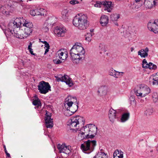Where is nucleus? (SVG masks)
Wrapping results in <instances>:
<instances>
[{
	"mask_svg": "<svg viewBox=\"0 0 158 158\" xmlns=\"http://www.w3.org/2000/svg\"><path fill=\"white\" fill-rule=\"evenodd\" d=\"M51 114L50 113L46 111L45 118V125L47 128H52L53 126L52 119L51 118Z\"/></svg>",
	"mask_w": 158,
	"mask_h": 158,
	"instance_id": "nucleus-12",
	"label": "nucleus"
},
{
	"mask_svg": "<svg viewBox=\"0 0 158 158\" xmlns=\"http://www.w3.org/2000/svg\"><path fill=\"white\" fill-rule=\"evenodd\" d=\"M149 82L150 84H152L153 85L158 84V77L157 73L150 77Z\"/></svg>",
	"mask_w": 158,
	"mask_h": 158,
	"instance_id": "nucleus-20",
	"label": "nucleus"
},
{
	"mask_svg": "<svg viewBox=\"0 0 158 158\" xmlns=\"http://www.w3.org/2000/svg\"><path fill=\"white\" fill-rule=\"evenodd\" d=\"M157 158H158V157Z\"/></svg>",
	"mask_w": 158,
	"mask_h": 158,
	"instance_id": "nucleus-56",
	"label": "nucleus"
},
{
	"mask_svg": "<svg viewBox=\"0 0 158 158\" xmlns=\"http://www.w3.org/2000/svg\"><path fill=\"white\" fill-rule=\"evenodd\" d=\"M148 64L145 59L143 60L142 62V66L143 68H148Z\"/></svg>",
	"mask_w": 158,
	"mask_h": 158,
	"instance_id": "nucleus-41",
	"label": "nucleus"
},
{
	"mask_svg": "<svg viewBox=\"0 0 158 158\" xmlns=\"http://www.w3.org/2000/svg\"><path fill=\"white\" fill-rule=\"evenodd\" d=\"M54 62L57 64H60L61 63V61L58 59H56L53 60Z\"/></svg>",
	"mask_w": 158,
	"mask_h": 158,
	"instance_id": "nucleus-44",
	"label": "nucleus"
},
{
	"mask_svg": "<svg viewBox=\"0 0 158 158\" xmlns=\"http://www.w3.org/2000/svg\"><path fill=\"white\" fill-rule=\"evenodd\" d=\"M116 70L112 68H110L109 70V74L110 76L114 77V73H115Z\"/></svg>",
	"mask_w": 158,
	"mask_h": 158,
	"instance_id": "nucleus-39",
	"label": "nucleus"
},
{
	"mask_svg": "<svg viewBox=\"0 0 158 158\" xmlns=\"http://www.w3.org/2000/svg\"><path fill=\"white\" fill-rule=\"evenodd\" d=\"M37 11L38 10H36V9L34 10H32L30 11V14L32 16L37 15V14H38L39 13Z\"/></svg>",
	"mask_w": 158,
	"mask_h": 158,
	"instance_id": "nucleus-40",
	"label": "nucleus"
},
{
	"mask_svg": "<svg viewBox=\"0 0 158 158\" xmlns=\"http://www.w3.org/2000/svg\"><path fill=\"white\" fill-rule=\"evenodd\" d=\"M85 50L81 44H76L70 50V54L73 62L78 64L85 58Z\"/></svg>",
	"mask_w": 158,
	"mask_h": 158,
	"instance_id": "nucleus-3",
	"label": "nucleus"
},
{
	"mask_svg": "<svg viewBox=\"0 0 158 158\" xmlns=\"http://www.w3.org/2000/svg\"><path fill=\"white\" fill-rule=\"evenodd\" d=\"M1 27L6 36L12 35L21 39L29 36L33 31L32 23L22 17L11 20L6 28L3 25Z\"/></svg>",
	"mask_w": 158,
	"mask_h": 158,
	"instance_id": "nucleus-1",
	"label": "nucleus"
},
{
	"mask_svg": "<svg viewBox=\"0 0 158 158\" xmlns=\"http://www.w3.org/2000/svg\"><path fill=\"white\" fill-rule=\"evenodd\" d=\"M151 90L150 87L144 84L137 85L135 88V93L138 97L143 98L150 93Z\"/></svg>",
	"mask_w": 158,
	"mask_h": 158,
	"instance_id": "nucleus-5",
	"label": "nucleus"
},
{
	"mask_svg": "<svg viewBox=\"0 0 158 158\" xmlns=\"http://www.w3.org/2000/svg\"><path fill=\"white\" fill-rule=\"evenodd\" d=\"M68 11L67 10H63L61 13L62 18L65 20H66L68 18Z\"/></svg>",
	"mask_w": 158,
	"mask_h": 158,
	"instance_id": "nucleus-30",
	"label": "nucleus"
},
{
	"mask_svg": "<svg viewBox=\"0 0 158 158\" xmlns=\"http://www.w3.org/2000/svg\"><path fill=\"white\" fill-rule=\"evenodd\" d=\"M28 50H29V52L31 53V54L33 55H35V54L33 53V49L32 48H30V49H28Z\"/></svg>",
	"mask_w": 158,
	"mask_h": 158,
	"instance_id": "nucleus-46",
	"label": "nucleus"
},
{
	"mask_svg": "<svg viewBox=\"0 0 158 158\" xmlns=\"http://www.w3.org/2000/svg\"><path fill=\"white\" fill-rule=\"evenodd\" d=\"M116 111L112 109H110L108 114L109 119L111 122H114L116 118Z\"/></svg>",
	"mask_w": 158,
	"mask_h": 158,
	"instance_id": "nucleus-19",
	"label": "nucleus"
},
{
	"mask_svg": "<svg viewBox=\"0 0 158 158\" xmlns=\"http://www.w3.org/2000/svg\"><path fill=\"white\" fill-rule=\"evenodd\" d=\"M152 97L153 100L156 102H158V96L157 93L156 92H153L152 94Z\"/></svg>",
	"mask_w": 158,
	"mask_h": 158,
	"instance_id": "nucleus-37",
	"label": "nucleus"
},
{
	"mask_svg": "<svg viewBox=\"0 0 158 158\" xmlns=\"http://www.w3.org/2000/svg\"><path fill=\"white\" fill-rule=\"evenodd\" d=\"M73 23L74 26L81 30L86 29L89 24L87 16L82 14L77 15L74 18Z\"/></svg>",
	"mask_w": 158,
	"mask_h": 158,
	"instance_id": "nucleus-4",
	"label": "nucleus"
},
{
	"mask_svg": "<svg viewBox=\"0 0 158 158\" xmlns=\"http://www.w3.org/2000/svg\"><path fill=\"white\" fill-rule=\"evenodd\" d=\"M93 158H108L107 153L104 152L100 151L99 152L93 157Z\"/></svg>",
	"mask_w": 158,
	"mask_h": 158,
	"instance_id": "nucleus-24",
	"label": "nucleus"
},
{
	"mask_svg": "<svg viewBox=\"0 0 158 158\" xmlns=\"http://www.w3.org/2000/svg\"><path fill=\"white\" fill-rule=\"evenodd\" d=\"M108 88L106 85H102L100 86L97 91L98 94V96L103 97L107 94Z\"/></svg>",
	"mask_w": 158,
	"mask_h": 158,
	"instance_id": "nucleus-15",
	"label": "nucleus"
},
{
	"mask_svg": "<svg viewBox=\"0 0 158 158\" xmlns=\"http://www.w3.org/2000/svg\"><path fill=\"white\" fill-rule=\"evenodd\" d=\"M148 29L155 33H158V20H155L149 23L148 25Z\"/></svg>",
	"mask_w": 158,
	"mask_h": 158,
	"instance_id": "nucleus-11",
	"label": "nucleus"
},
{
	"mask_svg": "<svg viewBox=\"0 0 158 158\" xmlns=\"http://www.w3.org/2000/svg\"><path fill=\"white\" fill-rule=\"evenodd\" d=\"M33 104L34 105L38 107L41 106V102L39 99L34 100L33 102Z\"/></svg>",
	"mask_w": 158,
	"mask_h": 158,
	"instance_id": "nucleus-35",
	"label": "nucleus"
},
{
	"mask_svg": "<svg viewBox=\"0 0 158 158\" xmlns=\"http://www.w3.org/2000/svg\"><path fill=\"white\" fill-rule=\"evenodd\" d=\"M93 34L92 33H88L85 36V40L88 42H90L92 39V37L93 35Z\"/></svg>",
	"mask_w": 158,
	"mask_h": 158,
	"instance_id": "nucleus-34",
	"label": "nucleus"
},
{
	"mask_svg": "<svg viewBox=\"0 0 158 158\" xmlns=\"http://www.w3.org/2000/svg\"><path fill=\"white\" fill-rule=\"evenodd\" d=\"M39 40L40 42H41L44 44V48L45 49L44 53V54H45L49 51L50 47L49 44L46 41H41V40L40 39H39Z\"/></svg>",
	"mask_w": 158,
	"mask_h": 158,
	"instance_id": "nucleus-28",
	"label": "nucleus"
},
{
	"mask_svg": "<svg viewBox=\"0 0 158 158\" xmlns=\"http://www.w3.org/2000/svg\"><path fill=\"white\" fill-rule=\"evenodd\" d=\"M148 68L149 69H155L157 68L156 65L153 64L152 63L150 62L148 63Z\"/></svg>",
	"mask_w": 158,
	"mask_h": 158,
	"instance_id": "nucleus-38",
	"label": "nucleus"
},
{
	"mask_svg": "<svg viewBox=\"0 0 158 158\" xmlns=\"http://www.w3.org/2000/svg\"><path fill=\"white\" fill-rule=\"evenodd\" d=\"M131 97L132 98H133V99H134V97L133 96H132Z\"/></svg>",
	"mask_w": 158,
	"mask_h": 158,
	"instance_id": "nucleus-52",
	"label": "nucleus"
},
{
	"mask_svg": "<svg viewBox=\"0 0 158 158\" xmlns=\"http://www.w3.org/2000/svg\"><path fill=\"white\" fill-rule=\"evenodd\" d=\"M96 145V141L88 140L81 145V148L83 152L89 154L94 150Z\"/></svg>",
	"mask_w": 158,
	"mask_h": 158,
	"instance_id": "nucleus-6",
	"label": "nucleus"
},
{
	"mask_svg": "<svg viewBox=\"0 0 158 158\" xmlns=\"http://www.w3.org/2000/svg\"><path fill=\"white\" fill-rule=\"evenodd\" d=\"M56 80L58 81H61L65 82L66 84L69 87H71L73 85V83L71 80V79L67 75L62 76L59 75L58 77H56Z\"/></svg>",
	"mask_w": 158,
	"mask_h": 158,
	"instance_id": "nucleus-10",
	"label": "nucleus"
},
{
	"mask_svg": "<svg viewBox=\"0 0 158 158\" xmlns=\"http://www.w3.org/2000/svg\"><path fill=\"white\" fill-rule=\"evenodd\" d=\"M70 3L72 5H74L78 3V2L76 0H73L70 1Z\"/></svg>",
	"mask_w": 158,
	"mask_h": 158,
	"instance_id": "nucleus-43",
	"label": "nucleus"
},
{
	"mask_svg": "<svg viewBox=\"0 0 158 158\" xmlns=\"http://www.w3.org/2000/svg\"><path fill=\"white\" fill-rule=\"evenodd\" d=\"M66 31L64 27H56L54 30V33L58 37L64 36Z\"/></svg>",
	"mask_w": 158,
	"mask_h": 158,
	"instance_id": "nucleus-13",
	"label": "nucleus"
},
{
	"mask_svg": "<svg viewBox=\"0 0 158 158\" xmlns=\"http://www.w3.org/2000/svg\"><path fill=\"white\" fill-rule=\"evenodd\" d=\"M90 33H93L94 32V29H91V30H90Z\"/></svg>",
	"mask_w": 158,
	"mask_h": 158,
	"instance_id": "nucleus-49",
	"label": "nucleus"
},
{
	"mask_svg": "<svg viewBox=\"0 0 158 158\" xmlns=\"http://www.w3.org/2000/svg\"><path fill=\"white\" fill-rule=\"evenodd\" d=\"M85 123L84 118L79 115L74 116L71 119L70 127L78 133V138L80 140L93 138L97 132V128L93 124H87L80 128Z\"/></svg>",
	"mask_w": 158,
	"mask_h": 158,
	"instance_id": "nucleus-2",
	"label": "nucleus"
},
{
	"mask_svg": "<svg viewBox=\"0 0 158 158\" xmlns=\"http://www.w3.org/2000/svg\"><path fill=\"white\" fill-rule=\"evenodd\" d=\"M108 22L109 19L107 16L103 15L101 16L100 22L102 26H106L108 23Z\"/></svg>",
	"mask_w": 158,
	"mask_h": 158,
	"instance_id": "nucleus-22",
	"label": "nucleus"
},
{
	"mask_svg": "<svg viewBox=\"0 0 158 158\" xmlns=\"http://www.w3.org/2000/svg\"><path fill=\"white\" fill-rule=\"evenodd\" d=\"M156 150H157V151L158 152V145L157 147V148H156Z\"/></svg>",
	"mask_w": 158,
	"mask_h": 158,
	"instance_id": "nucleus-51",
	"label": "nucleus"
},
{
	"mask_svg": "<svg viewBox=\"0 0 158 158\" xmlns=\"http://www.w3.org/2000/svg\"><path fill=\"white\" fill-rule=\"evenodd\" d=\"M103 5L104 6V10L110 12L112 9V2H102Z\"/></svg>",
	"mask_w": 158,
	"mask_h": 158,
	"instance_id": "nucleus-21",
	"label": "nucleus"
},
{
	"mask_svg": "<svg viewBox=\"0 0 158 158\" xmlns=\"http://www.w3.org/2000/svg\"><path fill=\"white\" fill-rule=\"evenodd\" d=\"M4 150L5 152V153H6V154L7 156L8 157H10V154L7 152V151L6 150V147L5 146H4Z\"/></svg>",
	"mask_w": 158,
	"mask_h": 158,
	"instance_id": "nucleus-45",
	"label": "nucleus"
},
{
	"mask_svg": "<svg viewBox=\"0 0 158 158\" xmlns=\"http://www.w3.org/2000/svg\"><path fill=\"white\" fill-rule=\"evenodd\" d=\"M148 48H146L144 49H141L139 50L138 52V55L142 57L145 58L148 56Z\"/></svg>",
	"mask_w": 158,
	"mask_h": 158,
	"instance_id": "nucleus-23",
	"label": "nucleus"
},
{
	"mask_svg": "<svg viewBox=\"0 0 158 158\" xmlns=\"http://www.w3.org/2000/svg\"><path fill=\"white\" fill-rule=\"evenodd\" d=\"M41 30L44 32H47L48 31L49 28L48 27L47 24H45L41 28Z\"/></svg>",
	"mask_w": 158,
	"mask_h": 158,
	"instance_id": "nucleus-36",
	"label": "nucleus"
},
{
	"mask_svg": "<svg viewBox=\"0 0 158 158\" xmlns=\"http://www.w3.org/2000/svg\"><path fill=\"white\" fill-rule=\"evenodd\" d=\"M143 101H144V100H140V102H141V103H143Z\"/></svg>",
	"mask_w": 158,
	"mask_h": 158,
	"instance_id": "nucleus-50",
	"label": "nucleus"
},
{
	"mask_svg": "<svg viewBox=\"0 0 158 158\" xmlns=\"http://www.w3.org/2000/svg\"><path fill=\"white\" fill-rule=\"evenodd\" d=\"M65 108V107H63V108Z\"/></svg>",
	"mask_w": 158,
	"mask_h": 158,
	"instance_id": "nucleus-54",
	"label": "nucleus"
},
{
	"mask_svg": "<svg viewBox=\"0 0 158 158\" xmlns=\"http://www.w3.org/2000/svg\"><path fill=\"white\" fill-rule=\"evenodd\" d=\"M130 50L131 52H132L134 50V48L133 47H131L130 48Z\"/></svg>",
	"mask_w": 158,
	"mask_h": 158,
	"instance_id": "nucleus-48",
	"label": "nucleus"
},
{
	"mask_svg": "<svg viewBox=\"0 0 158 158\" xmlns=\"http://www.w3.org/2000/svg\"><path fill=\"white\" fill-rule=\"evenodd\" d=\"M124 74V73L123 72H119L116 71L115 73H114V77L116 78L121 77L123 76Z\"/></svg>",
	"mask_w": 158,
	"mask_h": 158,
	"instance_id": "nucleus-33",
	"label": "nucleus"
},
{
	"mask_svg": "<svg viewBox=\"0 0 158 158\" xmlns=\"http://www.w3.org/2000/svg\"><path fill=\"white\" fill-rule=\"evenodd\" d=\"M59 58L62 60H64L68 57V52L65 49H61L57 52Z\"/></svg>",
	"mask_w": 158,
	"mask_h": 158,
	"instance_id": "nucleus-17",
	"label": "nucleus"
},
{
	"mask_svg": "<svg viewBox=\"0 0 158 158\" xmlns=\"http://www.w3.org/2000/svg\"><path fill=\"white\" fill-rule=\"evenodd\" d=\"M123 152L118 150L115 151L113 154L114 158H123Z\"/></svg>",
	"mask_w": 158,
	"mask_h": 158,
	"instance_id": "nucleus-26",
	"label": "nucleus"
},
{
	"mask_svg": "<svg viewBox=\"0 0 158 158\" xmlns=\"http://www.w3.org/2000/svg\"><path fill=\"white\" fill-rule=\"evenodd\" d=\"M154 112L153 109L152 107H148L146 108L144 111V114L146 116L148 117L152 115Z\"/></svg>",
	"mask_w": 158,
	"mask_h": 158,
	"instance_id": "nucleus-25",
	"label": "nucleus"
},
{
	"mask_svg": "<svg viewBox=\"0 0 158 158\" xmlns=\"http://www.w3.org/2000/svg\"><path fill=\"white\" fill-rule=\"evenodd\" d=\"M36 10H38L39 14H37V15H44L46 13V10H45L43 8H37Z\"/></svg>",
	"mask_w": 158,
	"mask_h": 158,
	"instance_id": "nucleus-32",
	"label": "nucleus"
},
{
	"mask_svg": "<svg viewBox=\"0 0 158 158\" xmlns=\"http://www.w3.org/2000/svg\"><path fill=\"white\" fill-rule=\"evenodd\" d=\"M10 7L8 5L2 6L0 7V12L5 15H7L9 14V9Z\"/></svg>",
	"mask_w": 158,
	"mask_h": 158,
	"instance_id": "nucleus-18",
	"label": "nucleus"
},
{
	"mask_svg": "<svg viewBox=\"0 0 158 158\" xmlns=\"http://www.w3.org/2000/svg\"><path fill=\"white\" fill-rule=\"evenodd\" d=\"M65 108V107H63V108Z\"/></svg>",
	"mask_w": 158,
	"mask_h": 158,
	"instance_id": "nucleus-53",
	"label": "nucleus"
},
{
	"mask_svg": "<svg viewBox=\"0 0 158 158\" xmlns=\"http://www.w3.org/2000/svg\"><path fill=\"white\" fill-rule=\"evenodd\" d=\"M120 18V15L118 14H114L110 16V18L112 20L116 21Z\"/></svg>",
	"mask_w": 158,
	"mask_h": 158,
	"instance_id": "nucleus-31",
	"label": "nucleus"
},
{
	"mask_svg": "<svg viewBox=\"0 0 158 158\" xmlns=\"http://www.w3.org/2000/svg\"><path fill=\"white\" fill-rule=\"evenodd\" d=\"M66 109L64 112V114L67 116H69L73 114L78 110L75 105H74L73 108L69 106H64Z\"/></svg>",
	"mask_w": 158,
	"mask_h": 158,
	"instance_id": "nucleus-14",
	"label": "nucleus"
},
{
	"mask_svg": "<svg viewBox=\"0 0 158 158\" xmlns=\"http://www.w3.org/2000/svg\"><path fill=\"white\" fill-rule=\"evenodd\" d=\"M32 43L30 42L29 43V45L28 46V49H30V48H32Z\"/></svg>",
	"mask_w": 158,
	"mask_h": 158,
	"instance_id": "nucleus-47",
	"label": "nucleus"
},
{
	"mask_svg": "<svg viewBox=\"0 0 158 158\" xmlns=\"http://www.w3.org/2000/svg\"><path fill=\"white\" fill-rule=\"evenodd\" d=\"M66 101L64 103V106H69L72 107L73 108L74 105H75L77 109L78 108V102L77 101V98L75 97L69 96L66 99Z\"/></svg>",
	"mask_w": 158,
	"mask_h": 158,
	"instance_id": "nucleus-7",
	"label": "nucleus"
},
{
	"mask_svg": "<svg viewBox=\"0 0 158 158\" xmlns=\"http://www.w3.org/2000/svg\"><path fill=\"white\" fill-rule=\"evenodd\" d=\"M130 117V113L129 112H126L123 113L122 116L121 118V121L122 123H124L127 121Z\"/></svg>",
	"mask_w": 158,
	"mask_h": 158,
	"instance_id": "nucleus-27",
	"label": "nucleus"
},
{
	"mask_svg": "<svg viewBox=\"0 0 158 158\" xmlns=\"http://www.w3.org/2000/svg\"><path fill=\"white\" fill-rule=\"evenodd\" d=\"M102 3V2L99 1L97 2L96 3L94 4V6L95 7H100L101 6L103 5Z\"/></svg>",
	"mask_w": 158,
	"mask_h": 158,
	"instance_id": "nucleus-42",
	"label": "nucleus"
},
{
	"mask_svg": "<svg viewBox=\"0 0 158 158\" xmlns=\"http://www.w3.org/2000/svg\"><path fill=\"white\" fill-rule=\"evenodd\" d=\"M158 2V0H145L144 4L147 8L155 7Z\"/></svg>",
	"mask_w": 158,
	"mask_h": 158,
	"instance_id": "nucleus-16",
	"label": "nucleus"
},
{
	"mask_svg": "<svg viewBox=\"0 0 158 158\" xmlns=\"http://www.w3.org/2000/svg\"><path fill=\"white\" fill-rule=\"evenodd\" d=\"M57 148L60 153H63L67 155H69L71 152L72 149L69 145H67L65 143L62 144H58L57 146Z\"/></svg>",
	"mask_w": 158,
	"mask_h": 158,
	"instance_id": "nucleus-9",
	"label": "nucleus"
},
{
	"mask_svg": "<svg viewBox=\"0 0 158 158\" xmlns=\"http://www.w3.org/2000/svg\"><path fill=\"white\" fill-rule=\"evenodd\" d=\"M51 86L48 82L42 81L40 82L38 85V90L41 94H46L50 90Z\"/></svg>",
	"mask_w": 158,
	"mask_h": 158,
	"instance_id": "nucleus-8",
	"label": "nucleus"
},
{
	"mask_svg": "<svg viewBox=\"0 0 158 158\" xmlns=\"http://www.w3.org/2000/svg\"><path fill=\"white\" fill-rule=\"evenodd\" d=\"M81 1H82V0H81Z\"/></svg>",
	"mask_w": 158,
	"mask_h": 158,
	"instance_id": "nucleus-55",
	"label": "nucleus"
},
{
	"mask_svg": "<svg viewBox=\"0 0 158 158\" xmlns=\"http://www.w3.org/2000/svg\"><path fill=\"white\" fill-rule=\"evenodd\" d=\"M143 4L142 0H135L134 3V5L135 6V8L136 9L140 7Z\"/></svg>",
	"mask_w": 158,
	"mask_h": 158,
	"instance_id": "nucleus-29",
	"label": "nucleus"
}]
</instances>
